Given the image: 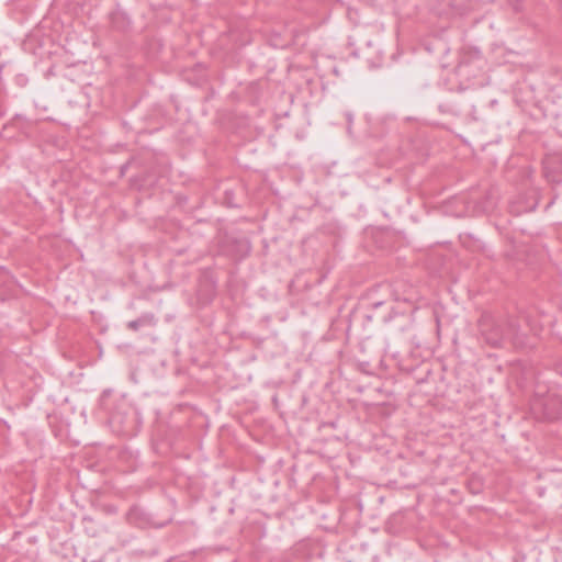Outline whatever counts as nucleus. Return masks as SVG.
Wrapping results in <instances>:
<instances>
[{"label": "nucleus", "mask_w": 562, "mask_h": 562, "mask_svg": "<svg viewBox=\"0 0 562 562\" xmlns=\"http://www.w3.org/2000/svg\"><path fill=\"white\" fill-rule=\"evenodd\" d=\"M479 330L486 344L499 347L505 340L518 339L520 325L515 317L497 318L484 312L479 319Z\"/></svg>", "instance_id": "obj_1"}, {"label": "nucleus", "mask_w": 562, "mask_h": 562, "mask_svg": "<svg viewBox=\"0 0 562 562\" xmlns=\"http://www.w3.org/2000/svg\"><path fill=\"white\" fill-rule=\"evenodd\" d=\"M109 422L113 428L126 435H131L135 431L138 419L136 412L132 407H127L124 411L116 409L111 413Z\"/></svg>", "instance_id": "obj_2"}, {"label": "nucleus", "mask_w": 562, "mask_h": 562, "mask_svg": "<svg viewBox=\"0 0 562 562\" xmlns=\"http://www.w3.org/2000/svg\"><path fill=\"white\" fill-rule=\"evenodd\" d=\"M532 407L535 411L541 409L543 418L551 422L560 417L562 402L559 396L550 394L544 398L535 401Z\"/></svg>", "instance_id": "obj_3"}, {"label": "nucleus", "mask_w": 562, "mask_h": 562, "mask_svg": "<svg viewBox=\"0 0 562 562\" xmlns=\"http://www.w3.org/2000/svg\"><path fill=\"white\" fill-rule=\"evenodd\" d=\"M154 322V316L146 314L142 315L139 318L131 321L127 323V328L132 330H138L140 327L146 325H151Z\"/></svg>", "instance_id": "obj_4"}, {"label": "nucleus", "mask_w": 562, "mask_h": 562, "mask_svg": "<svg viewBox=\"0 0 562 562\" xmlns=\"http://www.w3.org/2000/svg\"><path fill=\"white\" fill-rule=\"evenodd\" d=\"M143 513L139 508L133 507L127 512L126 519L130 524L142 527L145 524V519L142 518Z\"/></svg>", "instance_id": "obj_5"}, {"label": "nucleus", "mask_w": 562, "mask_h": 562, "mask_svg": "<svg viewBox=\"0 0 562 562\" xmlns=\"http://www.w3.org/2000/svg\"><path fill=\"white\" fill-rule=\"evenodd\" d=\"M535 209H536V203L530 204V205H526L524 207H520L516 202L510 204V212L513 214H516V215H519V214H521L524 212L533 211Z\"/></svg>", "instance_id": "obj_6"}, {"label": "nucleus", "mask_w": 562, "mask_h": 562, "mask_svg": "<svg viewBox=\"0 0 562 562\" xmlns=\"http://www.w3.org/2000/svg\"><path fill=\"white\" fill-rule=\"evenodd\" d=\"M546 170V176L547 178L550 180V181H553V182H559L561 179L560 177L555 176V170L554 169H550L549 166H546L544 168Z\"/></svg>", "instance_id": "obj_7"}, {"label": "nucleus", "mask_w": 562, "mask_h": 562, "mask_svg": "<svg viewBox=\"0 0 562 562\" xmlns=\"http://www.w3.org/2000/svg\"><path fill=\"white\" fill-rule=\"evenodd\" d=\"M557 161H559V162H560V166H559L558 168H559V172H561V173H562V158H561V159H560V158H559V159H557Z\"/></svg>", "instance_id": "obj_8"}, {"label": "nucleus", "mask_w": 562, "mask_h": 562, "mask_svg": "<svg viewBox=\"0 0 562 562\" xmlns=\"http://www.w3.org/2000/svg\"><path fill=\"white\" fill-rule=\"evenodd\" d=\"M382 304H383L382 302H375V303H373V307H374V308H378V307H380Z\"/></svg>", "instance_id": "obj_9"}, {"label": "nucleus", "mask_w": 562, "mask_h": 562, "mask_svg": "<svg viewBox=\"0 0 562 562\" xmlns=\"http://www.w3.org/2000/svg\"><path fill=\"white\" fill-rule=\"evenodd\" d=\"M109 393H110L109 391H104L103 394H102V397L109 395Z\"/></svg>", "instance_id": "obj_10"}]
</instances>
